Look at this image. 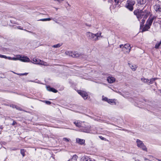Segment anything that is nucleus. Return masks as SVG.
<instances>
[{
	"mask_svg": "<svg viewBox=\"0 0 161 161\" xmlns=\"http://www.w3.org/2000/svg\"><path fill=\"white\" fill-rule=\"evenodd\" d=\"M134 13L136 16L138 20L140 21L142 18L147 19L149 14L150 12L147 10H138L134 11Z\"/></svg>",
	"mask_w": 161,
	"mask_h": 161,
	"instance_id": "f257e3e1",
	"label": "nucleus"
},
{
	"mask_svg": "<svg viewBox=\"0 0 161 161\" xmlns=\"http://www.w3.org/2000/svg\"><path fill=\"white\" fill-rule=\"evenodd\" d=\"M101 32L100 31L95 34L90 32H88L86 33V35L88 39L93 41H97L99 40L100 37H103L101 35Z\"/></svg>",
	"mask_w": 161,
	"mask_h": 161,
	"instance_id": "f03ea898",
	"label": "nucleus"
},
{
	"mask_svg": "<svg viewBox=\"0 0 161 161\" xmlns=\"http://www.w3.org/2000/svg\"><path fill=\"white\" fill-rule=\"evenodd\" d=\"M74 123L76 126L80 128V131L86 133H90L91 132L89 128L83 126L84 122H81L79 120H76L74 122Z\"/></svg>",
	"mask_w": 161,
	"mask_h": 161,
	"instance_id": "7ed1b4c3",
	"label": "nucleus"
},
{
	"mask_svg": "<svg viewBox=\"0 0 161 161\" xmlns=\"http://www.w3.org/2000/svg\"><path fill=\"white\" fill-rule=\"evenodd\" d=\"M135 4V1L134 0H127L125 7L130 11H132L133 9V6Z\"/></svg>",
	"mask_w": 161,
	"mask_h": 161,
	"instance_id": "20e7f679",
	"label": "nucleus"
},
{
	"mask_svg": "<svg viewBox=\"0 0 161 161\" xmlns=\"http://www.w3.org/2000/svg\"><path fill=\"white\" fill-rule=\"evenodd\" d=\"M66 55L71 56L72 57H78L82 55V54L80 53L77 52H72L71 51H68L65 52Z\"/></svg>",
	"mask_w": 161,
	"mask_h": 161,
	"instance_id": "39448f33",
	"label": "nucleus"
},
{
	"mask_svg": "<svg viewBox=\"0 0 161 161\" xmlns=\"http://www.w3.org/2000/svg\"><path fill=\"white\" fill-rule=\"evenodd\" d=\"M34 62H32L33 63L37 64L42 65L44 66H47L48 64L47 63L44 62L43 61L37 58H34L33 60Z\"/></svg>",
	"mask_w": 161,
	"mask_h": 161,
	"instance_id": "423d86ee",
	"label": "nucleus"
},
{
	"mask_svg": "<svg viewBox=\"0 0 161 161\" xmlns=\"http://www.w3.org/2000/svg\"><path fill=\"white\" fill-rule=\"evenodd\" d=\"M136 142L138 147L140 148L144 151H147V148L142 141L139 139H137Z\"/></svg>",
	"mask_w": 161,
	"mask_h": 161,
	"instance_id": "0eeeda50",
	"label": "nucleus"
},
{
	"mask_svg": "<svg viewBox=\"0 0 161 161\" xmlns=\"http://www.w3.org/2000/svg\"><path fill=\"white\" fill-rule=\"evenodd\" d=\"M131 47L129 44H126L124 45L122 48V50L124 53H129L130 52Z\"/></svg>",
	"mask_w": 161,
	"mask_h": 161,
	"instance_id": "6e6552de",
	"label": "nucleus"
},
{
	"mask_svg": "<svg viewBox=\"0 0 161 161\" xmlns=\"http://www.w3.org/2000/svg\"><path fill=\"white\" fill-rule=\"evenodd\" d=\"M78 92L83 98L85 100L87 98L88 95L86 92L80 90L78 91Z\"/></svg>",
	"mask_w": 161,
	"mask_h": 161,
	"instance_id": "1a4fd4ad",
	"label": "nucleus"
},
{
	"mask_svg": "<svg viewBox=\"0 0 161 161\" xmlns=\"http://www.w3.org/2000/svg\"><path fill=\"white\" fill-rule=\"evenodd\" d=\"M107 80L109 83H112L115 80V78L112 76H109L107 78Z\"/></svg>",
	"mask_w": 161,
	"mask_h": 161,
	"instance_id": "9d476101",
	"label": "nucleus"
},
{
	"mask_svg": "<svg viewBox=\"0 0 161 161\" xmlns=\"http://www.w3.org/2000/svg\"><path fill=\"white\" fill-rule=\"evenodd\" d=\"M20 61L23 62H28L30 61V59L26 56H22Z\"/></svg>",
	"mask_w": 161,
	"mask_h": 161,
	"instance_id": "9b49d317",
	"label": "nucleus"
},
{
	"mask_svg": "<svg viewBox=\"0 0 161 161\" xmlns=\"http://www.w3.org/2000/svg\"><path fill=\"white\" fill-rule=\"evenodd\" d=\"M76 141L79 144L82 145L85 143V140L83 139L77 138L76 139Z\"/></svg>",
	"mask_w": 161,
	"mask_h": 161,
	"instance_id": "f8f14e48",
	"label": "nucleus"
},
{
	"mask_svg": "<svg viewBox=\"0 0 161 161\" xmlns=\"http://www.w3.org/2000/svg\"><path fill=\"white\" fill-rule=\"evenodd\" d=\"M46 88L47 90L49 91L52 92L54 93H56L58 92L57 90L55 89L54 88L51 87L49 86H47L46 87Z\"/></svg>",
	"mask_w": 161,
	"mask_h": 161,
	"instance_id": "ddd939ff",
	"label": "nucleus"
},
{
	"mask_svg": "<svg viewBox=\"0 0 161 161\" xmlns=\"http://www.w3.org/2000/svg\"><path fill=\"white\" fill-rule=\"evenodd\" d=\"M153 21V18H149L147 21L146 24H147V25L150 26L152 24Z\"/></svg>",
	"mask_w": 161,
	"mask_h": 161,
	"instance_id": "4468645a",
	"label": "nucleus"
},
{
	"mask_svg": "<svg viewBox=\"0 0 161 161\" xmlns=\"http://www.w3.org/2000/svg\"><path fill=\"white\" fill-rule=\"evenodd\" d=\"M150 28L149 25L147 24H146L145 26L143 28L142 30V32H143L147 31Z\"/></svg>",
	"mask_w": 161,
	"mask_h": 161,
	"instance_id": "2eb2a0df",
	"label": "nucleus"
},
{
	"mask_svg": "<svg viewBox=\"0 0 161 161\" xmlns=\"http://www.w3.org/2000/svg\"><path fill=\"white\" fill-rule=\"evenodd\" d=\"M154 9L156 11L160 12V7L158 4H156L154 6Z\"/></svg>",
	"mask_w": 161,
	"mask_h": 161,
	"instance_id": "dca6fc26",
	"label": "nucleus"
},
{
	"mask_svg": "<svg viewBox=\"0 0 161 161\" xmlns=\"http://www.w3.org/2000/svg\"><path fill=\"white\" fill-rule=\"evenodd\" d=\"M54 20V19H52L51 18H45V19H41L39 20L40 21H50L51 20Z\"/></svg>",
	"mask_w": 161,
	"mask_h": 161,
	"instance_id": "f3484780",
	"label": "nucleus"
},
{
	"mask_svg": "<svg viewBox=\"0 0 161 161\" xmlns=\"http://www.w3.org/2000/svg\"><path fill=\"white\" fill-rule=\"evenodd\" d=\"M88 158L87 157H83L81 158V161H88Z\"/></svg>",
	"mask_w": 161,
	"mask_h": 161,
	"instance_id": "a211bd4d",
	"label": "nucleus"
},
{
	"mask_svg": "<svg viewBox=\"0 0 161 161\" xmlns=\"http://www.w3.org/2000/svg\"><path fill=\"white\" fill-rule=\"evenodd\" d=\"M129 66L131 68V69H132L133 70H134V71H135L136 70V67H137L136 65H135L134 66L131 64H130L129 65Z\"/></svg>",
	"mask_w": 161,
	"mask_h": 161,
	"instance_id": "6ab92c4d",
	"label": "nucleus"
},
{
	"mask_svg": "<svg viewBox=\"0 0 161 161\" xmlns=\"http://www.w3.org/2000/svg\"><path fill=\"white\" fill-rule=\"evenodd\" d=\"M62 45V44H61L60 43H58L56 45H54L52 46V47L56 48L60 47Z\"/></svg>",
	"mask_w": 161,
	"mask_h": 161,
	"instance_id": "aec40b11",
	"label": "nucleus"
},
{
	"mask_svg": "<svg viewBox=\"0 0 161 161\" xmlns=\"http://www.w3.org/2000/svg\"><path fill=\"white\" fill-rule=\"evenodd\" d=\"M25 151L24 149H21L20 150V153L22 155L23 157L25 156Z\"/></svg>",
	"mask_w": 161,
	"mask_h": 161,
	"instance_id": "412c9836",
	"label": "nucleus"
},
{
	"mask_svg": "<svg viewBox=\"0 0 161 161\" xmlns=\"http://www.w3.org/2000/svg\"><path fill=\"white\" fill-rule=\"evenodd\" d=\"M141 80L145 83H147L148 79L145 78H141Z\"/></svg>",
	"mask_w": 161,
	"mask_h": 161,
	"instance_id": "4be33fe9",
	"label": "nucleus"
},
{
	"mask_svg": "<svg viewBox=\"0 0 161 161\" xmlns=\"http://www.w3.org/2000/svg\"><path fill=\"white\" fill-rule=\"evenodd\" d=\"M78 157L76 155H74L72 156V159H72H73L74 160H76L77 159Z\"/></svg>",
	"mask_w": 161,
	"mask_h": 161,
	"instance_id": "5701e85b",
	"label": "nucleus"
},
{
	"mask_svg": "<svg viewBox=\"0 0 161 161\" xmlns=\"http://www.w3.org/2000/svg\"><path fill=\"white\" fill-rule=\"evenodd\" d=\"M21 57L22 56L19 55H16V58L17 60H19L20 61V59L21 58Z\"/></svg>",
	"mask_w": 161,
	"mask_h": 161,
	"instance_id": "b1692460",
	"label": "nucleus"
},
{
	"mask_svg": "<svg viewBox=\"0 0 161 161\" xmlns=\"http://www.w3.org/2000/svg\"><path fill=\"white\" fill-rule=\"evenodd\" d=\"M157 79V78H152L150 79V81H151V83L152 84Z\"/></svg>",
	"mask_w": 161,
	"mask_h": 161,
	"instance_id": "393cba45",
	"label": "nucleus"
},
{
	"mask_svg": "<svg viewBox=\"0 0 161 161\" xmlns=\"http://www.w3.org/2000/svg\"><path fill=\"white\" fill-rule=\"evenodd\" d=\"M63 140L65 141L66 142H68L70 141V139L64 137L63 138Z\"/></svg>",
	"mask_w": 161,
	"mask_h": 161,
	"instance_id": "a878e982",
	"label": "nucleus"
},
{
	"mask_svg": "<svg viewBox=\"0 0 161 161\" xmlns=\"http://www.w3.org/2000/svg\"><path fill=\"white\" fill-rule=\"evenodd\" d=\"M108 99H108V98H107L106 97H104L103 96H102V100L103 101H105L107 102Z\"/></svg>",
	"mask_w": 161,
	"mask_h": 161,
	"instance_id": "bb28decb",
	"label": "nucleus"
},
{
	"mask_svg": "<svg viewBox=\"0 0 161 161\" xmlns=\"http://www.w3.org/2000/svg\"><path fill=\"white\" fill-rule=\"evenodd\" d=\"M107 102L109 103H113L114 102V100H113L112 99H108V101H107Z\"/></svg>",
	"mask_w": 161,
	"mask_h": 161,
	"instance_id": "cd10ccee",
	"label": "nucleus"
},
{
	"mask_svg": "<svg viewBox=\"0 0 161 161\" xmlns=\"http://www.w3.org/2000/svg\"><path fill=\"white\" fill-rule=\"evenodd\" d=\"M12 107L13 108H15L17 109H19V110H20V109L19 108V107H17L16 105H12Z\"/></svg>",
	"mask_w": 161,
	"mask_h": 161,
	"instance_id": "c85d7f7f",
	"label": "nucleus"
},
{
	"mask_svg": "<svg viewBox=\"0 0 161 161\" xmlns=\"http://www.w3.org/2000/svg\"><path fill=\"white\" fill-rule=\"evenodd\" d=\"M142 19L141 20V21L140 20L139 21H140V22H141L142 24H144V23H145V20L146 19H144L143 18H142Z\"/></svg>",
	"mask_w": 161,
	"mask_h": 161,
	"instance_id": "c756f323",
	"label": "nucleus"
},
{
	"mask_svg": "<svg viewBox=\"0 0 161 161\" xmlns=\"http://www.w3.org/2000/svg\"><path fill=\"white\" fill-rule=\"evenodd\" d=\"M0 57L1 58H7V57L6 56L4 55H1V54H0Z\"/></svg>",
	"mask_w": 161,
	"mask_h": 161,
	"instance_id": "7c9ffc66",
	"label": "nucleus"
},
{
	"mask_svg": "<svg viewBox=\"0 0 161 161\" xmlns=\"http://www.w3.org/2000/svg\"><path fill=\"white\" fill-rule=\"evenodd\" d=\"M28 74L27 73H22V74H17L18 75H26Z\"/></svg>",
	"mask_w": 161,
	"mask_h": 161,
	"instance_id": "2f4dec72",
	"label": "nucleus"
},
{
	"mask_svg": "<svg viewBox=\"0 0 161 161\" xmlns=\"http://www.w3.org/2000/svg\"><path fill=\"white\" fill-rule=\"evenodd\" d=\"M45 103L48 104H50L51 103V102L49 101H46Z\"/></svg>",
	"mask_w": 161,
	"mask_h": 161,
	"instance_id": "473e14b6",
	"label": "nucleus"
},
{
	"mask_svg": "<svg viewBox=\"0 0 161 161\" xmlns=\"http://www.w3.org/2000/svg\"><path fill=\"white\" fill-rule=\"evenodd\" d=\"M114 1L117 4H118L119 3V0H114Z\"/></svg>",
	"mask_w": 161,
	"mask_h": 161,
	"instance_id": "72a5a7b5",
	"label": "nucleus"
},
{
	"mask_svg": "<svg viewBox=\"0 0 161 161\" xmlns=\"http://www.w3.org/2000/svg\"><path fill=\"white\" fill-rule=\"evenodd\" d=\"M88 161H95V160L94 159H92L88 158Z\"/></svg>",
	"mask_w": 161,
	"mask_h": 161,
	"instance_id": "f704fd0d",
	"label": "nucleus"
},
{
	"mask_svg": "<svg viewBox=\"0 0 161 161\" xmlns=\"http://www.w3.org/2000/svg\"><path fill=\"white\" fill-rule=\"evenodd\" d=\"M147 84H149V85L152 84L151 83V81H150V80H148V83H147Z\"/></svg>",
	"mask_w": 161,
	"mask_h": 161,
	"instance_id": "c9c22d12",
	"label": "nucleus"
},
{
	"mask_svg": "<svg viewBox=\"0 0 161 161\" xmlns=\"http://www.w3.org/2000/svg\"><path fill=\"white\" fill-rule=\"evenodd\" d=\"M16 124V122L15 121H14L13 122V123L12 124V125H14Z\"/></svg>",
	"mask_w": 161,
	"mask_h": 161,
	"instance_id": "e433bc0d",
	"label": "nucleus"
},
{
	"mask_svg": "<svg viewBox=\"0 0 161 161\" xmlns=\"http://www.w3.org/2000/svg\"><path fill=\"white\" fill-rule=\"evenodd\" d=\"M144 160H148V161H152L151 160H150L149 159L147 158H144Z\"/></svg>",
	"mask_w": 161,
	"mask_h": 161,
	"instance_id": "4c0bfd02",
	"label": "nucleus"
},
{
	"mask_svg": "<svg viewBox=\"0 0 161 161\" xmlns=\"http://www.w3.org/2000/svg\"><path fill=\"white\" fill-rule=\"evenodd\" d=\"M54 1H58L59 3H60L63 0H54Z\"/></svg>",
	"mask_w": 161,
	"mask_h": 161,
	"instance_id": "58836bf2",
	"label": "nucleus"
},
{
	"mask_svg": "<svg viewBox=\"0 0 161 161\" xmlns=\"http://www.w3.org/2000/svg\"><path fill=\"white\" fill-rule=\"evenodd\" d=\"M17 28L20 30H23V28H21V27L20 26H18Z\"/></svg>",
	"mask_w": 161,
	"mask_h": 161,
	"instance_id": "ea45409f",
	"label": "nucleus"
},
{
	"mask_svg": "<svg viewBox=\"0 0 161 161\" xmlns=\"http://www.w3.org/2000/svg\"><path fill=\"white\" fill-rule=\"evenodd\" d=\"M12 60H17V59H16V57H15L12 58Z\"/></svg>",
	"mask_w": 161,
	"mask_h": 161,
	"instance_id": "a19ab883",
	"label": "nucleus"
},
{
	"mask_svg": "<svg viewBox=\"0 0 161 161\" xmlns=\"http://www.w3.org/2000/svg\"><path fill=\"white\" fill-rule=\"evenodd\" d=\"M124 46L123 45H119V47L122 49V47Z\"/></svg>",
	"mask_w": 161,
	"mask_h": 161,
	"instance_id": "79ce46f5",
	"label": "nucleus"
},
{
	"mask_svg": "<svg viewBox=\"0 0 161 161\" xmlns=\"http://www.w3.org/2000/svg\"><path fill=\"white\" fill-rule=\"evenodd\" d=\"M12 58H11L10 57H8V59L9 60H12Z\"/></svg>",
	"mask_w": 161,
	"mask_h": 161,
	"instance_id": "37998d69",
	"label": "nucleus"
},
{
	"mask_svg": "<svg viewBox=\"0 0 161 161\" xmlns=\"http://www.w3.org/2000/svg\"><path fill=\"white\" fill-rule=\"evenodd\" d=\"M99 137L101 139L103 140L104 137H102V136H99Z\"/></svg>",
	"mask_w": 161,
	"mask_h": 161,
	"instance_id": "c03bdc74",
	"label": "nucleus"
},
{
	"mask_svg": "<svg viewBox=\"0 0 161 161\" xmlns=\"http://www.w3.org/2000/svg\"><path fill=\"white\" fill-rule=\"evenodd\" d=\"M158 160L159 161H161V159H158Z\"/></svg>",
	"mask_w": 161,
	"mask_h": 161,
	"instance_id": "a18cd8bd",
	"label": "nucleus"
},
{
	"mask_svg": "<svg viewBox=\"0 0 161 161\" xmlns=\"http://www.w3.org/2000/svg\"><path fill=\"white\" fill-rule=\"evenodd\" d=\"M25 31H27V32H29V31H28L27 30H25Z\"/></svg>",
	"mask_w": 161,
	"mask_h": 161,
	"instance_id": "49530a36",
	"label": "nucleus"
},
{
	"mask_svg": "<svg viewBox=\"0 0 161 161\" xmlns=\"http://www.w3.org/2000/svg\"><path fill=\"white\" fill-rule=\"evenodd\" d=\"M56 8V9L57 10L58 9V8Z\"/></svg>",
	"mask_w": 161,
	"mask_h": 161,
	"instance_id": "de8ad7c7",
	"label": "nucleus"
},
{
	"mask_svg": "<svg viewBox=\"0 0 161 161\" xmlns=\"http://www.w3.org/2000/svg\"><path fill=\"white\" fill-rule=\"evenodd\" d=\"M16 149L15 148V149H14V150H16Z\"/></svg>",
	"mask_w": 161,
	"mask_h": 161,
	"instance_id": "09e8293b",
	"label": "nucleus"
},
{
	"mask_svg": "<svg viewBox=\"0 0 161 161\" xmlns=\"http://www.w3.org/2000/svg\"><path fill=\"white\" fill-rule=\"evenodd\" d=\"M161 9V6L160 7V10Z\"/></svg>",
	"mask_w": 161,
	"mask_h": 161,
	"instance_id": "8fccbe9b",
	"label": "nucleus"
}]
</instances>
